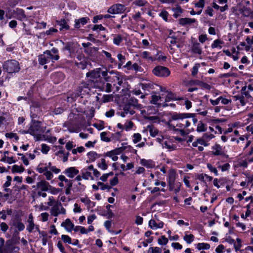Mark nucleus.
Here are the masks:
<instances>
[{
  "instance_id": "obj_50",
  "label": "nucleus",
  "mask_w": 253,
  "mask_h": 253,
  "mask_svg": "<svg viewBox=\"0 0 253 253\" xmlns=\"http://www.w3.org/2000/svg\"><path fill=\"white\" fill-rule=\"evenodd\" d=\"M113 206L110 205H108L106 206V208L107 209V212L108 214V218H110L113 217L114 216V214L112 212V211L110 210V208L112 207Z\"/></svg>"
},
{
  "instance_id": "obj_42",
  "label": "nucleus",
  "mask_w": 253,
  "mask_h": 253,
  "mask_svg": "<svg viewBox=\"0 0 253 253\" xmlns=\"http://www.w3.org/2000/svg\"><path fill=\"white\" fill-rule=\"evenodd\" d=\"M161 97L160 96L153 95L152 96V100L150 101V103L156 105L157 104V102L161 99Z\"/></svg>"
},
{
  "instance_id": "obj_12",
  "label": "nucleus",
  "mask_w": 253,
  "mask_h": 253,
  "mask_svg": "<svg viewBox=\"0 0 253 253\" xmlns=\"http://www.w3.org/2000/svg\"><path fill=\"white\" fill-rule=\"evenodd\" d=\"M89 20L88 17H82L79 19L75 20V27L77 29H79L81 25H84L86 24L88 21Z\"/></svg>"
},
{
  "instance_id": "obj_5",
  "label": "nucleus",
  "mask_w": 253,
  "mask_h": 253,
  "mask_svg": "<svg viewBox=\"0 0 253 253\" xmlns=\"http://www.w3.org/2000/svg\"><path fill=\"white\" fill-rule=\"evenodd\" d=\"M11 13H13V17L16 18L19 20L22 21L24 19H27L24 11L22 9L17 8L13 10V12H11Z\"/></svg>"
},
{
  "instance_id": "obj_43",
  "label": "nucleus",
  "mask_w": 253,
  "mask_h": 253,
  "mask_svg": "<svg viewBox=\"0 0 253 253\" xmlns=\"http://www.w3.org/2000/svg\"><path fill=\"white\" fill-rule=\"evenodd\" d=\"M246 88H247L246 86H244L242 87V89H241V93H242V95H244L247 98H251L252 96L250 94V93L248 91H246Z\"/></svg>"
},
{
  "instance_id": "obj_28",
  "label": "nucleus",
  "mask_w": 253,
  "mask_h": 253,
  "mask_svg": "<svg viewBox=\"0 0 253 253\" xmlns=\"http://www.w3.org/2000/svg\"><path fill=\"white\" fill-rule=\"evenodd\" d=\"M183 239L184 241L186 242L187 243L190 244L193 241L194 239V236L192 234H190L189 235H185L184 236Z\"/></svg>"
},
{
  "instance_id": "obj_46",
  "label": "nucleus",
  "mask_w": 253,
  "mask_h": 253,
  "mask_svg": "<svg viewBox=\"0 0 253 253\" xmlns=\"http://www.w3.org/2000/svg\"><path fill=\"white\" fill-rule=\"evenodd\" d=\"M92 30L98 31H104L105 30V28L102 26L101 24L100 25H94L92 28Z\"/></svg>"
},
{
  "instance_id": "obj_23",
  "label": "nucleus",
  "mask_w": 253,
  "mask_h": 253,
  "mask_svg": "<svg viewBox=\"0 0 253 253\" xmlns=\"http://www.w3.org/2000/svg\"><path fill=\"white\" fill-rule=\"evenodd\" d=\"M25 169L22 166H19L18 165H15L12 166V173H15V172H22L24 171Z\"/></svg>"
},
{
  "instance_id": "obj_44",
  "label": "nucleus",
  "mask_w": 253,
  "mask_h": 253,
  "mask_svg": "<svg viewBox=\"0 0 253 253\" xmlns=\"http://www.w3.org/2000/svg\"><path fill=\"white\" fill-rule=\"evenodd\" d=\"M133 141L134 143H136L138 142H139L141 139V135L137 133H134L133 134Z\"/></svg>"
},
{
  "instance_id": "obj_40",
  "label": "nucleus",
  "mask_w": 253,
  "mask_h": 253,
  "mask_svg": "<svg viewBox=\"0 0 253 253\" xmlns=\"http://www.w3.org/2000/svg\"><path fill=\"white\" fill-rule=\"evenodd\" d=\"M79 187L77 186L76 187H74V191L76 192L83 191L85 188V186L82 185L81 183H78Z\"/></svg>"
},
{
  "instance_id": "obj_51",
  "label": "nucleus",
  "mask_w": 253,
  "mask_h": 253,
  "mask_svg": "<svg viewBox=\"0 0 253 253\" xmlns=\"http://www.w3.org/2000/svg\"><path fill=\"white\" fill-rule=\"evenodd\" d=\"M150 250H152V253H161L162 250L159 247H150L148 250V253L150 252Z\"/></svg>"
},
{
  "instance_id": "obj_15",
  "label": "nucleus",
  "mask_w": 253,
  "mask_h": 253,
  "mask_svg": "<svg viewBox=\"0 0 253 253\" xmlns=\"http://www.w3.org/2000/svg\"><path fill=\"white\" fill-rule=\"evenodd\" d=\"M56 23L57 25H59L60 27L59 28L60 31L62 30H67L69 29V26L67 24L66 21L64 19H62L60 20H57Z\"/></svg>"
},
{
  "instance_id": "obj_6",
  "label": "nucleus",
  "mask_w": 253,
  "mask_h": 253,
  "mask_svg": "<svg viewBox=\"0 0 253 253\" xmlns=\"http://www.w3.org/2000/svg\"><path fill=\"white\" fill-rule=\"evenodd\" d=\"M176 172L174 170H171L169 174V185L170 191L173 190L174 187V182L175 180Z\"/></svg>"
},
{
  "instance_id": "obj_45",
  "label": "nucleus",
  "mask_w": 253,
  "mask_h": 253,
  "mask_svg": "<svg viewBox=\"0 0 253 253\" xmlns=\"http://www.w3.org/2000/svg\"><path fill=\"white\" fill-rule=\"evenodd\" d=\"M61 239L65 243H68V244H72L71 238L68 235H62L61 236Z\"/></svg>"
},
{
  "instance_id": "obj_48",
  "label": "nucleus",
  "mask_w": 253,
  "mask_h": 253,
  "mask_svg": "<svg viewBox=\"0 0 253 253\" xmlns=\"http://www.w3.org/2000/svg\"><path fill=\"white\" fill-rule=\"evenodd\" d=\"M50 148L45 144H42V152L43 154H47L49 151Z\"/></svg>"
},
{
  "instance_id": "obj_32",
  "label": "nucleus",
  "mask_w": 253,
  "mask_h": 253,
  "mask_svg": "<svg viewBox=\"0 0 253 253\" xmlns=\"http://www.w3.org/2000/svg\"><path fill=\"white\" fill-rule=\"evenodd\" d=\"M87 155L89 159V162H94L96 159L97 154L95 152H89Z\"/></svg>"
},
{
  "instance_id": "obj_2",
  "label": "nucleus",
  "mask_w": 253,
  "mask_h": 253,
  "mask_svg": "<svg viewBox=\"0 0 253 253\" xmlns=\"http://www.w3.org/2000/svg\"><path fill=\"white\" fill-rule=\"evenodd\" d=\"M42 122L39 121L32 120L31 125L25 133H29L33 136H36L38 133H43L44 129L41 126Z\"/></svg>"
},
{
  "instance_id": "obj_16",
  "label": "nucleus",
  "mask_w": 253,
  "mask_h": 253,
  "mask_svg": "<svg viewBox=\"0 0 253 253\" xmlns=\"http://www.w3.org/2000/svg\"><path fill=\"white\" fill-rule=\"evenodd\" d=\"M192 51L195 53L201 54L202 51L200 47V43L198 42L194 43L192 47Z\"/></svg>"
},
{
  "instance_id": "obj_13",
  "label": "nucleus",
  "mask_w": 253,
  "mask_h": 253,
  "mask_svg": "<svg viewBox=\"0 0 253 253\" xmlns=\"http://www.w3.org/2000/svg\"><path fill=\"white\" fill-rule=\"evenodd\" d=\"M195 19H192L189 18H181L179 19V24L182 26H185L189 25L196 22Z\"/></svg>"
},
{
  "instance_id": "obj_24",
  "label": "nucleus",
  "mask_w": 253,
  "mask_h": 253,
  "mask_svg": "<svg viewBox=\"0 0 253 253\" xmlns=\"http://www.w3.org/2000/svg\"><path fill=\"white\" fill-rule=\"evenodd\" d=\"M168 93L166 96L165 101L166 102H168L172 100H181L182 98L177 99L175 97V95L172 92L169 91L168 92Z\"/></svg>"
},
{
  "instance_id": "obj_34",
  "label": "nucleus",
  "mask_w": 253,
  "mask_h": 253,
  "mask_svg": "<svg viewBox=\"0 0 253 253\" xmlns=\"http://www.w3.org/2000/svg\"><path fill=\"white\" fill-rule=\"evenodd\" d=\"M123 41L121 35H117L113 39V42L115 44L119 45Z\"/></svg>"
},
{
  "instance_id": "obj_56",
  "label": "nucleus",
  "mask_w": 253,
  "mask_h": 253,
  "mask_svg": "<svg viewBox=\"0 0 253 253\" xmlns=\"http://www.w3.org/2000/svg\"><path fill=\"white\" fill-rule=\"evenodd\" d=\"M81 201L82 202L84 203L86 205L90 207V203L91 201L87 198H81Z\"/></svg>"
},
{
  "instance_id": "obj_29",
  "label": "nucleus",
  "mask_w": 253,
  "mask_h": 253,
  "mask_svg": "<svg viewBox=\"0 0 253 253\" xmlns=\"http://www.w3.org/2000/svg\"><path fill=\"white\" fill-rule=\"evenodd\" d=\"M94 109L93 107H91L88 112H86V111H84V113L86 116V117L88 118L89 119H92L94 115Z\"/></svg>"
},
{
  "instance_id": "obj_35",
  "label": "nucleus",
  "mask_w": 253,
  "mask_h": 253,
  "mask_svg": "<svg viewBox=\"0 0 253 253\" xmlns=\"http://www.w3.org/2000/svg\"><path fill=\"white\" fill-rule=\"evenodd\" d=\"M101 76H102L106 82H111L110 77L108 75V72L106 71H102L101 69Z\"/></svg>"
},
{
  "instance_id": "obj_7",
  "label": "nucleus",
  "mask_w": 253,
  "mask_h": 253,
  "mask_svg": "<svg viewBox=\"0 0 253 253\" xmlns=\"http://www.w3.org/2000/svg\"><path fill=\"white\" fill-rule=\"evenodd\" d=\"M69 177L73 178L79 173V171L75 167H70L66 169L64 172Z\"/></svg>"
},
{
  "instance_id": "obj_63",
  "label": "nucleus",
  "mask_w": 253,
  "mask_h": 253,
  "mask_svg": "<svg viewBox=\"0 0 253 253\" xmlns=\"http://www.w3.org/2000/svg\"><path fill=\"white\" fill-rule=\"evenodd\" d=\"M157 223L156 222L155 220L153 219H151L149 222V226L152 229L154 228H157Z\"/></svg>"
},
{
  "instance_id": "obj_37",
  "label": "nucleus",
  "mask_w": 253,
  "mask_h": 253,
  "mask_svg": "<svg viewBox=\"0 0 253 253\" xmlns=\"http://www.w3.org/2000/svg\"><path fill=\"white\" fill-rule=\"evenodd\" d=\"M168 239L165 236H162L161 239L159 238L158 240V243L161 245H165L168 242Z\"/></svg>"
},
{
  "instance_id": "obj_58",
  "label": "nucleus",
  "mask_w": 253,
  "mask_h": 253,
  "mask_svg": "<svg viewBox=\"0 0 253 253\" xmlns=\"http://www.w3.org/2000/svg\"><path fill=\"white\" fill-rule=\"evenodd\" d=\"M236 241L238 243L237 245H236V243H235V244L234 245L235 249L237 251L239 250L242 246V245H241L242 240L240 238H237Z\"/></svg>"
},
{
  "instance_id": "obj_52",
  "label": "nucleus",
  "mask_w": 253,
  "mask_h": 253,
  "mask_svg": "<svg viewBox=\"0 0 253 253\" xmlns=\"http://www.w3.org/2000/svg\"><path fill=\"white\" fill-rule=\"evenodd\" d=\"M199 66H200V64H197L193 67L192 71V75L194 77L197 74L198 72V68Z\"/></svg>"
},
{
  "instance_id": "obj_49",
  "label": "nucleus",
  "mask_w": 253,
  "mask_h": 253,
  "mask_svg": "<svg viewBox=\"0 0 253 253\" xmlns=\"http://www.w3.org/2000/svg\"><path fill=\"white\" fill-rule=\"evenodd\" d=\"M207 167L209 169V170L213 172L215 175H218V171L216 168H213L212 165L210 164H207Z\"/></svg>"
},
{
  "instance_id": "obj_36",
  "label": "nucleus",
  "mask_w": 253,
  "mask_h": 253,
  "mask_svg": "<svg viewBox=\"0 0 253 253\" xmlns=\"http://www.w3.org/2000/svg\"><path fill=\"white\" fill-rule=\"evenodd\" d=\"M28 223V225L27 226V230L29 232L31 233L33 232V230L35 227V224L34 223V221H27Z\"/></svg>"
},
{
  "instance_id": "obj_64",
  "label": "nucleus",
  "mask_w": 253,
  "mask_h": 253,
  "mask_svg": "<svg viewBox=\"0 0 253 253\" xmlns=\"http://www.w3.org/2000/svg\"><path fill=\"white\" fill-rule=\"evenodd\" d=\"M59 208L58 207H53L52 210L51 214L53 215L54 216H57L60 213V211H58Z\"/></svg>"
},
{
  "instance_id": "obj_41",
  "label": "nucleus",
  "mask_w": 253,
  "mask_h": 253,
  "mask_svg": "<svg viewBox=\"0 0 253 253\" xmlns=\"http://www.w3.org/2000/svg\"><path fill=\"white\" fill-rule=\"evenodd\" d=\"M113 99V95L112 94L104 95L102 98V101L104 103L110 101Z\"/></svg>"
},
{
  "instance_id": "obj_54",
  "label": "nucleus",
  "mask_w": 253,
  "mask_h": 253,
  "mask_svg": "<svg viewBox=\"0 0 253 253\" xmlns=\"http://www.w3.org/2000/svg\"><path fill=\"white\" fill-rule=\"evenodd\" d=\"M205 6V0H199V1L195 3V6L197 7L204 8Z\"/></svg>"
},
{
  "instance_id": "obj_22",
  "label": "nucleus",
  "mask_w": 253,
  "mask_h": 253,
  "mask_svg": "<svg viewBox=\"0 0 253 253\" xmlns=\"http://www.w3.org/2000/svg\"><path fill=\"white\" fill-rule=\"evenodd\" d=\"M44 54L45 55H47L46 57H48V59L49 60H50V59L57 60L59 58V56L58 55H52L51 54V52L50 50H46L44 52Z\"/></svg>"
},
{
  "instance_id": "obj_20",
  "label": "nucleus",
  "mask_w": 253,
  "mask_h": 253,
  "mask_svg": "<svg viewBox=\"0 0 253 253\" xmlns=\"http://www.w3.org/2000/svg\"><path fill=\"white\" fill-rule=\"evenodd\" d=\"M172 10L174 12L173 16L176 18L179 16L180 13L183 12V9L179 5H177L176 7L172 8Z\"/></svg>"
},
{
  "instance_id": "obj_9",
  "label": "nucleus",
  "mask_w": 253,
  "mask_h": 253,
  "mask_svg": "<svg viewBox=\"0 0 253 253\" xmlns=\"http://www.w3.org/2000/svg\"><path fill=\"white\" fill-rule=\"evenodd\" d=\"M87 77H90L94 79L100 78L101 76V69L97 68L96 70L91 71L86 73Z\"/></svg>"
},
{
  "instance_id": "obj_18",
  "label": "nucleus",
  "mask_w": 253,
  "mask_h": 253,
  "mask_svg": "<svg viewBox=\"0 0 253 253\" xmlns=\"http://www.w3.org/2000/svg\"><path fill=\"white\" fill-rule=\"evenodd\" d=\"M141 164L148 168H153L155 166L154 163L151 160L142 159L141 160Z\"/></svg>"
},
{
  "instance_id": "obj_8",
  "label": "nucleus",
  "mask_w": 253,
  "mask_h": 253,
  "mask_svg": "<svg viewBox=\"0 0 253 253\" xmlns=\"http://www.w3.org/2000/svg\"><path fill=\"white\" fill-rule=\"evenodd\" d=\"M49 183L45 180H42L37 183L38 188H40L42 191H47L49 189Z\"/></svg>"
},
{
  "instance_id": "obj_3",
  "label": "nucleus",
  "mask_w": 253,
  "mask_h": 253,
  "mask_svg": "<svg viewBox=\"0 0 253 253\" xmlns=\"http://www.w3.org/2000/svg\"><path fill=\"white\" fill-rule=\"evenodd\" d=\"M195 116V114L192 113H174L172 115L169 121L166 123V125L169 127H170L172 124L170 123L172 120H177L179 119H183L185 118L194 117Z\"/></svg>"
},
{
  "instance_id": "obj_14",
  "label": "nucleus",
  "mask_w": 253,
  "mask_h": 253,
  "mask_svg": "<svg viewBox=\"0 0 253 253\" xmlns=\"http://www.w3.org/2000/svg\"><path fill=\"white\" fill-rule=\"evenodd\" d=\"M61 226L65 227L67 231L71 232L73 229L74 225L69 218H67L65 222L61 223Z\"/></svg>"
},
{
  "instance_id": "obj_39",
  "label": "nucleus",
  "mask_w": 253,
  "mask_h": 253,
  "mask_svg": "<svg viewBox=\"0 0 253 253\" xmlns=\"http://www.w3.org/2000/svg\"><path fill=\"white\" fill-rule=\"evenodd\" d=\"M221 43H223V42H222L221 40L218 39L215 40L211 44V46L212 48H214L218 46L221 48L222 47L221 46L219 45V44Z\"/></svg>"
},
{
  "instance_id": "obj_53",
  "label": "nucleus",
  "mask_w": 253,
  "mask_h": 253,
  "mask_svg": "<svg viewBox=\"0 0 253 253\" xmlns=\"http://www.w3.org/2000/svg\"><path fill=\"white\" fill-rule=\"evenodd\" d=\"M107 135V132H102L100 134L101 139L102 141L105 142H109L111 141L110 139L108 137H106L105 136Z\"/></svg>"
},
{
  "instance_id": "obj_1",
  "label": "nucleus",
  "mask_w": 253,
  "mask_h": 253,
  "mask_svg": "<svg viewBox=\"0 0 253 253\" xmlns=\"http://www.w3.org/2000/svg\"><path fill=\"white\" fill-rule=\"evenodd\" d=\"M3 70L9 74L18 72L20 69L19 62L15 60H7L3 64Z\"/></svg>"
},
{
  "instance_id": "obj_17",
  "label": "nucleus",
  "mask_w": 253,
  "mask_h": 253,
  "mask_svg": "<svg viewBox=\"0 0 253 253\" xmlns=\"http://www.w3.org/2000/svg\"><path fill=\"white\" fill-rule=\"evenodd\" d=\"M127 103L134 108H139L140 106V105L138 103V100L134 97H130Z\"/></svg>"
},
{
  "instance_id": "obj_61",
  "label": "nucleus",
  "mask_w": 253,
  "mask_h": 253,
  "mask_svg": "<svg viewBox=\"0 0 253 253\" xmlns=\"http://www.w3.org/2000/svg\"><path fill=\"white\" fill-rule=\"evenodd\" d=\"M145 119L147 120L154 122L159 121V117L158 116H146L145 117Z\"/></svg>"
},
{
  "instance_id": "obj_11",
  "label": "nucleus",
  "mask_w": 253,
  "mask_h": 253,
  "mask_svg": "<svg viewBox=\"0 0 253 253\" xmlns=\"http://www.w3.org/2000/svg\"><path fill=\"white\" fill-rule=\"evenodd\" d=\"M9 241H7L6 242V244L4 247H2V252L0 253H11L12 252L15 250L16 248H17L16 247H13V246L11 244V243H9Z\"/></svg>"
},
{
  "instance_id": "obj_30",
  "label": "nucleus",
  "mask_w": 253,
  "mask_h": 253,
  "mask_svg": "<svg viewBox=\"0 0 253 253\" xmlns=\"http://www.w3.org/2000/svg\"><path fill=\"white\" fill-rule=\"evenodd\" d=\"M117 57L120 61V63L118 64V68H121V66H122V65L124 63V62L125 61L126 58H125V56H123L121 53L118 54L117 55Z\"/></svg>"
},
{
  "instance_id": "obj_19",
  "label": "nucleus",
  "mask_w": 253,
  "mask_h": 253,
  "mask_svg": "<svg viewBox=\"0 0 253 253\" xmlns=\"http://www.w3.org/2000/svg\"><path fill=\"white\" fill-rule=\"evenodd\" d=\"M117 14L123 13L126 10V7L124 5L118 3L114 4Z\"/></svg>"
},
{
  "instance_id": "obj_47",
  "label": "nucleus",
  "mask_w": 253,
  "mask_h": 253,
  "mask_svg": "<svg viewBox=\"0 0 253 253\" xmlns=\"http://www.w3.org/2000/svg\"><path fill=\"white\" fill-rule=\"evenodd\" d=\"M104 226H105L106 228L107 229V230L109 232H110V233H114V230H112L110 229V228L111 227V221H109V220L106 221L104 222Z\"/></svg>"
},
{
  "instance_id": "obj_62",
  "label": "nucleus",
  "mask_w": 253,
  "mask_h": 253,
  "mask_svg": "<svg viewBox=\"0 0 253 253\" xmlns=\"http://www.w3.org/2000/svg\"><path fill=\"white\" fill-rule=\"evenodd\" d=\"M89 177H90L92 179H93V178L91 176V173L90 172L86 171L85 172L83 173L82 177L84 179H88Z\"/></svg>"
},
{
  "instance_id": "obj_55",
  "label": "nucleus",
  "mask_w": 253,
  "mask_h": 253,
  "mask_svg": "<svg viewBox=\"0 0 253 253\" xmlns=\"http://www.w3.org/2000/svg\"><path fill=\"white\" fill-rule=\"evenodd\" d=\"M49 190H50V192L51 193L53 194H55L58 193V192L62 191L61 189L56 188L55 187H52V186H49Z\"/></svg>"
},
{
  "instance_id": "obj_25",
  "label": "nucleus",
  "mask_w": 253,
  "mask_h": 253,
  "mask_svg": "<svg viewBox=\"0 0 253 253\" xmlns=\"http://www.w3.org/2000/svg\"><path fill=\"white\" fill-rule=\"evenodd\" d=\"M48 57H46L44 54L41 55L39 56V63L41 65H44L49 62Z\"/></svg>"
},
{
  "instance_id": "obj_27",
  "label": "nucleus",
  "mask_w": 253,
  "mask_h": 253,
  "mask_svg": "<svg viewBox=\"0 0 253 253\" xmlns=\"http://www.w3.org/2000/svg\"><path fill=\"white\" fill-rule=\"evenodd\" d=\"M197 248L199 250H201L202 249L208 250L210 248V245L207 243H198L197 245Z\"/></svg>"
},
{
  "instance_id": "obj_21",
  "label": "nucleus",
  "mask_w": 253,
  "mask_h": 253,
  "mask_svg": "<svg viewBox=\"0 0 253 253\" xmlns=\"http://www.w3.org/2000/svg\"><path fill=\"white\" fill-rule=\"evenodd\" d=\"M131 107L132 106L128 103H126L124 105L123 110L126 114L129 113L130 115H133L135 113V111L131 109Z\"/></svg>"
},
{
  "instance_id": "obj_59",
  "label": "nucleus",
  "mask_w": 253,
  "mask_h": 253,
  "mask_svg": "<svg viewBox=\"0 0 253 253\" xmlns=\"http://www.w3.org/2000/svg\"><path fill=\"white\" fill-rule=\"evenodd\" d=\"M159 15L161 17H162L165 20V21H168V16L169 15V13L167 11H166L165 10L162 11L160 13Z\"/></svg>"
},
{
  "instance_id": "obj_38",
  "label": "nucleus",
  "mask_w": 253,
  "mask_h": 253,
  "mask_svg": "<svg viewBox=\"0 0 253 253\" xmlns=\"http://www.w3.org/2000/svg\"><path fill=\"white\" fill-rule=\"evenodd\" d=\"M101 164H98V166L100 168L102 169L103 170H105L107 169L108 166L106 164L105 160L103 158L101 159Z\"/></svg>"
},
{
  "instance_id": "obj_4",
  "label": "nucleus",
  "mask_w": 253,
  "mask_h": 253,
  "mask_svg": "<svg viewBox=\"0 0 253 253\" xmlns=\"http://www.w3.org/2000/svg\"><path fill=\"white\" fill-rule=\"evenodd\" d=\"M153 73L156 76L160 77H166L169 75L170 71L164 66H157L153 70Z\"/></svg>"
},
{
  "instance_id": "obj_10",
  "label": "nucleus",
  "mask_w": 253,
  "mask_h": 253,
  "mask_svg": "<svg viewBox=\"0 0 253 253\" xmlns=\"http://www.w3.org/2000/svg\"><path fill=\"white\" fill-rule=\"evenodd\" d=\"M211 149L213 150L212 151V154L214 156L225 155V154L222 152V147L219 144H216L212 147Z\"/></svg>"
},
{
  "instance_id": "obj_60",
  "label": "nucleus",
  "mask_w": 253,
  "mask_h": 253,
  "mask_svg": "<svg viewBox=\"0 0 253 253\" xmlns=\"http://www.w3.org/2000/svg\"><path fill=\"white\" fill-rule=\"evenodd\" d=\"M73 43L70 42H67L64 47H63L62 49L63 51L68 50L70 52L71 51V48L72 46Z\"/></svg>"
},
{
  "instance_id": "obj_57",
  "label": "nucleus",
  "mask_w": 253,
  "mask_h": 253,
  "mask_svg": "<svg viewBox=\"0 0 253 253\" xmlns=\"http://www.w3.org/2000/svg\"><path fill=\"white\" fill-rule=\"evenodd\" d=\"M118 174H116V176H115L112 180H110V183L111 186L116 185L119 183L118 178L117 177Z\"/></svg>"
},
{
  "instance_id": "obj_33",
  "label": "nucleus",
  "mask_w": 253,
  "mask_h": 253,
  "mask_svg": "<svg viewBox=\"0 0 253 253\" xmlns=\"http://www.w3.org/2000/svg\"><path fill=\"white\" fill-rule=\"evenodd\" d=\"M13 225L18 228L19 231H20L23 230L25 228V225L20 221H16L14 222Z\"/></svg>"
},
{
  "instance_id": "obj_26",
  "label": "nucleus",
  "mask_w": 253,
  "mask_h": 253,
  "mask_svg": "<svg viewBox=\"0 0 253 253\" xmlns=\"http://www.w3.org/2000/svg\"><path fill=\"white\" fill-rule=\"evenodd\" d=\"M126 149L130 150V149H132V147L130 145H128L126 146H122V147L118 148L114 150L113 151H115V155H118Z\"/></svg>"
},
{
  "instance_id": "obj_31",
  "label": "nucleus",
  "mask_w": 253,
  "mask_h": 253,
  "mask_svg": "<svg viewBox=\"0 0 253 253\" xmlns=\"http://www.w3.org/2000/svg\"><path fill=\"white\" fill-rule=\"evenodd\" d=\"M206 128L205 127V125L202 122H200L198 124L196 130L198 132H203L205 131L206 130Z\"/></svg>"
}]
</instances>
